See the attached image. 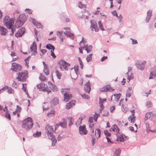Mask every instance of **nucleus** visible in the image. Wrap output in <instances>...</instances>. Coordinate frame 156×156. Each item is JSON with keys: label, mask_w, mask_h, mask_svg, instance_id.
<instances>
[{"label": "nucleus", "mask_w": 156, "mask_h": 156, "mask_svg": "<svg viewBox=\"0 0 156 156\" xmlns=\"http://www.w3.org/2000/svg\"><path fill=\"white\" fill-rule=\"evenodd\" d=\"M45 133L47 135L48 138L52 141V144L54 145L57 142V140L55 138L53 134L54 130L52 126L47 125L45 128Z\"/></svg>", "instance_id": "f257e3e1"}, {"label": "nucleus", "mask_w": 156, "mask_h": 156, "mask_svg": "<svg viewBox=\"0 0 156 156\" xmlns=\"http://www.w3.org/2000/svg\"><path fill=\"white\" fill-rule=\"evenodd\" d=\"M4 25L7 28L11 29L12 32L11 35L13 34L14 30H13V24L14 23V20L11 18H10L9 16H5L3 20Z\"/></svg>", "instance_id": "f03ea898"}, {"label": "nucleus", "mask_w": 156, "mask_h": 156, "mask_svg": "<svg viewBox=\"0 0 156 156\" xmlns=\"http://www.w3.org/2000/svg\"><path fill=\"white\" fill-rule=\"evenodd\" d=\"M61 92L63 95V101L65 102H68L72 98L73 96L70 93V90L69 88L62 89L61 90Z\"/></svg>", "instance_id": "7ed1b4c3"}, {"label": "nucleus", "mask_w": 156, "mask_h": 156, "mask_svg": "<svg viewBox=\"0 0 156 156\" xmlns=\"http://www.w3.org/2000/svg\"><path fill=\"white\" fill-rule=\"evenodd\" d=\"M33 125L32 119L31 117H28L23 120L22 127L26 130H28L32 127Z\"/></svg>", "instance_id": "20e7f679"}, {"label": "nucleus", "mask_w": 156, "mask_h": 156, "mask_svg": "<svg viewBox=\"0 0 156 156\" xmlns=\"http://www.w3.org/2000/svg\"><path fill=\"white\" fill-rule=\"evenodd\" d=\"M26 20V17L25 15L23 14L20 15L19 19L16 21L15 26L16 27H21Z\"/></svg>", "instance_id": "39448f33"}, {"label": "nucleus", "mask_w": 156, "mask_h": 156, "mask_svg": "<svg viewBox=\"0 0 156 156\" xmlns=\"http://www.w3.org/2000/svg\"><path fill=\"white\" fill-rule=\"evenodd\" d=\"M28 72L25 71L24 72H19V76L17 78L18 81L24 82L26 81V79L28 77Z\"/></svg>", "instance_id": "423d86ee"}, {"label": "nucleus", "mask_w": 156, "mask_h": 156, "mask_svg": "<svg viewBox=\"0 0 156 156\" xmlns=\"http://www.w3.org/2000/svg\"><path fill=\"white\" fill-rule=\"evenodd\" d=\"M60 69L62 71L67 70V67L69 66L70 65L63 60H61L59 62Z\"/></svg>", "instance_id": "0eeeda50"}, {"label": "nucleus", "mask_w": 156, "mask_h": 156, "mask_svg": "<svg viewBox=\"0 0 156 156\" xmlns=\"http://www.w3.org/2000/svg\"><path fill=\"white\" fill-rule=\"evenodd\" d=\"M22 69V67L20 65L15 62L12 63L11 69L12 71L15 72L19 71L21 70Z\"/></svg>", "instance_id": "6e6552de"}, {"label": "nucleus", "mask_w": 156, "mask_h": 156, "mask_svg": "<svg viewBox=\"0 0 156 156\" xmlns=\"http://www.w3.org/2000/svg\"><path fill=\"white\" fill-rule=\"evenodd\" d=\"M37 88L40 91H45L47 90L48 86L47 84L43 83H39L37 86Z\"/></svg>", "instance_id": "1a4fd4ad"}, {"label": "nucleus", "mask_w": 156, "mask_h": 156, "mask_svg": "<svg viewBox=\"0 0 156 156\" xmlns=\"http://www.w3.org/2000/svg\"><path fill=\"white\" fill-rule=\"evenodd\" d=\"M91 26L90 27L91 30L92 31H94H94L96 32H98L99 30V29L98 28L96 22L93 20H92L90 21Z\"/></svg>", "instance_id": "9d476101"}, {"label": "nucleus", "mask_w": 156, "mask_h": 156, "mask_svg": "<svg viewBox=\"0 0 156 156\" xmlns=\"http://www.w3.org/2000/svg\"><path fill=\"white\" fill-rule=\"evenodd\" d=\"M94 126V124L92 123H90V124L89 126L90 128V135L92 137V144L93 145L95 143V138L94 137V129L93 128V127Z\"/></svg>", "instance_id": "9b49d317"}, {"label": "nucleus", "mask_w": 156, "mask_h": 156, "mask_svg": "<svg viewBox=\"0 0 156 156\" xmlns=\"http://www.w3.org/2000/svg\"><path fill=\"white\" fill-rule=\"evenodd\" d=\"M130 112L132 114L128 118V120L130 122L133 123L134 122L135 120V117L134 115L135 110H133Z\"/></svg>", "instance_id": "f8f14e48"}, {"label": "nucleus", "mask_w": 156, "mask_h": 156, "mask_svg": "<svg viewBox=\"0 0 156 156\" xmlns=\"http://www.w3.org/2000/svg\"><path fill=\"white\" fill-rule=\"evenodd\" d=\"M25 31V28L23 27L21 28L18 30L17 33L15 34L16 37H21Z\"/></svg>", "instance_id": "ddd939ff"}, {"label": "nucleus", "mask_w": 156, "mask_h": 156, "mask_svg": "<svg viewBox=\"0 0 156 156\" xmlns=\"http://www.w3.org/2000/svg\"><path fill=\"white\" fill-rule=\"evenodd\" d=\"M110 131H112L116 133H118L119 132V129L116 125H114L112 126L109 130Z\"/></svg>", "instance_id": "4468645a"}, {"label": "nucleus", "mask_w": 156, "mask_h": 156, "mask_svg": "<svg viewBox=\"0 0 156 156\" xmlns=\"http://www.w3.org/2000/svg\"><path fill=\"white\" fill-rule=\"evenodd\" d=\"M79 132L80 134L82 135L86 134L87 133V131L85 126H81L79 127Z\"/></svg>", "instance_id": "2eb2a0df"}, {"label": "nucleus", "mask_w": 156, "mask_h": 156, "mask_svg": "<svg viewBox=\"0 0 156 156\" xmlns=\"http://www.w3.org/2000/svg\"><path fill=\"white\" fill-rule=\"evenodd\" d=\"M101 133V131L100 129L97 128L95 129L94 134L95 133V136L96 138L94 136V137L95 138V139L96 138L98 139L100 137Z\"/></svg>", "instance_id": "dca6fc26"}, {"label": "nucleus", "mask_w": 156, "mask_h": 156, "mask_svg": "<svg viewBox=\"0 0 156 156\" xmlns=\"http://www.w3.org/2000/svg\"><path fill=\"white\" fill-rule=\"evenodd\" d=\"M51 104L52 105H56L59 103V99L58 98H54L51 101Z\"/></svg>", "instance_id": "f3484780"}, {"label": "nucleus", "mask_w": 156, "mask_h": 156, "mask_svg": "<svg viewBox=\"0 0 156 156\" xmlns=\"http://www.w3.org/2000/svg\"><path fill=\"white\" fill-rule=\"evenodd\" d=\"M75 102L74 101H73L67 103L66 106V108L67 109H69L72 108L75 105Z\"/></svg>", "instance_id": "a211bd4d"}, {"label": "nucleus", "mask_w": 156, "mask_h": 156, "mask_svg": "<svg viewBox=\"0 0 156 156\" xmlns=\"http://www.w3.org/2000/svg\"><path fill=\"white\" fill-rule=\"evenodd\" d=\"M43 64L44 65V72L46 75H48L49 74V71L48 68V66L45 64L44 62H43Z\"/></svg>", "instance_id": "6ab92c4d"}, {"label": "nucleus", "mask_w": 156, "mask_h": 156, "mask_svg": "<svg viewBox=\"0 0 156 156\" xmlns=\"http://www.w3.org/2000/svg\"><path fill=\"white\" fill-rule=\"evenodd\" d=\"M84 89L85 90L88 94L91 90L90 86L89 83H87L85 85Z\"/></svg>", "instance_id": "aec40b11"}, {"label": "nucleus", "mask_w": 156, "mask_h": 156, "mask_svg": "<svg viewBox=\"0 0 156 156\" xmlns=\"http://www.w3.org/2000/svg\"><path fill=\"white\" fill-rule=\"evenodd\" d=\"M111 86L108 85H107L102 88L100 89V90L101 91L106 92L108 90H110Z\"/></svg>", "instance_id": "412c9836"}, {"label": "nucleus", "mask_w": 156, "mask_h": 156, "mask_svg": "<svg viewBox=\"0 0 156 156\" xmlns=\"http://www.w3.org/2000/svg\"><path fill=\"white\" fill-rule=\"evenodd\" d=\"M127 75L128 76L127 82H129L130 80L133 78V75L131 72L129 71L127 73Z\"/></svg>", "instance_id": "4be33fe9"}, {"label": "nucleus", "mask_w": 156, "mask_h": 156, "mask_svg": "<svg viewBox=\"0 0 156 156\" xmlns=\"http://www.w3.org/2000/svg\"><path fill=\"white\" fill-rule=\"evenodd\" d=\"M48 84L49 85V84L51 85V86L50 87V88L53 91H56L58 90V89L56 86L53 85L51 83L49 82H48Z\"/></svg>", "instance_id": "5701e85b"}, {"label": "nucleus", "mask_w": 156, "mask_h": 156, "mask_svg": "<svg viewBox=\"0 0 156 156\" xmlns=\"http://www.w3.org/2000/svg\"><path fill=\"white\" fill-rule=\"evenodd\" d=\"M30 49L32 51L35 52L36 51L37 45L36 42H34L30 47Z\"/></svg>", "instance_id": "b1692460"}, {"label": "nucleus", "mask_w": 156, "mask_h": 156, "mask_svg": "<svg viewBox=\"0 0 156 156\" xmlns=\"http://www.w3.org/2000/svg\"><path fill=\"white\" fill-rule=\"evenodd\" d=\"M152 13V11L151 10H149L148 11L147 13V16L146 18V22L147 23L148 22L149 20L150 19V17L151 16Z\"/></svg>", "instance_id": "393cba45"}, {"label": "nucleus", "mask_w": 156, "mask_h": 156, "mask_svg": "<svg viewBox=\"0 0 156 156\" xmlns=\"http://www.w3.org/2000/svg\"><path fill=\"white\" fill-rule=\"evenodd\" d=\"M107 101V99L106 98L104 99H101L100 98L99 99V104L100 106L101 109H103L104 106L103 105V104L105 102Z\"/></svg>", "instance_id": "a878e982"}, {"label": "nucleus", "mask_w": 156, "mask_h": 156, "mask_svg": "<svg viewBox=\"0 0 156 156\" xmlns=\"http://www.w3.org/2000/svg\"><path fill=\"white\" fill-rule=\"evenodd\" d=\"M126 139V137L125 136L120 135L117 137V140L121 142L124 141Z\"/></svg>", "instance_id": "bb28decb"}, {"label": "nucleus", "mask_w": 156, "mask_h": 156, "mask_svg": "<svg viewBox=\"0 0 156 156\" xmlns=\"http://www.w3.org/2000/svg\"><path fill=\"white\" fill-rule=\"evenodd\" d=\"M6 30L3 27L0 26V33L2 35H5L7 33Z\"/></svg>", "instance_id": "cd10ccee"}, {"label": "nucleus", "mask_w": 156, "mask_h": 156, "mask_svg": "<svg viewBox=\"0 0 156 156\" xmlns=\"http://www.w3.org/2000/svg\"><path fill=\"white\" fill-rule=\"evenodd\" d=\"M141 64L142 63H141V61L139 62L138 63L136 64V66L137 67V69L141 70H142L144 69V68L143 65H142V66H141Z\"/></svg>", "instance_id": "c85d7f7f"}, {"label": "nucleus", "mask_w": 156, "mask_h": 156, "mask_svg": "<svg viewBox=\"0 0 156 156\" xmlns=\"http://www.w3.org/2000/svg\"><path fill=\"white\" fill-rule=\"evenodd\" d=\"M55 114V111L54 110H51L47 113V116L48 117H53L54 116Z\"/></svg>", "instance_id": "c756f323"}, {"label": "nucleus", "mask_w": 156, "mask_h": 156, "mask_svg": "<svg viewBox=\"0 0 156 156\" xmlns=\"http://www.w3.org/2000/svg\"><path fill=\"white\" fill-rule=\"evenodd\" d=\"M121 96V94H114V97L115 98V101H118Z\"/></svg>", "instance_id": "7c9ffc66"}, {"label": "nucleus", "mask_w": 156, "mask_h": 156, "mask_svg": "<svg viewBox=\"0 0 156 156\" xmlns=\"http://www.w3.org/2000/svg\"><path fill=\"white\" fill-rule=\"evenodd\" d=\"M67 120L69 122V125H71L73 124V123L74 122V119L71 117H69L67 118Z\"/></svg>", "instance_id": "2f4dec72"}, {"label": "nucleus", "mask_w": 156, "mask_h": 156, "mask_svg": "<svg viewBox=\"0 0 156 156\" xmlns=\"http://www.w3.org/2000/svg\"><path fill=\"white\" fill-rule=\"evenodd\" d=\"M55 72L57 77L59 79H60L61 76H62V74L57 69L55 70Z\"/></svg>", "instance_id": "473e14b6"}, {"label": "nucleus", "mask_w": 156, "mask_h": 156, "mask_svg": "<svg viewBox=\"0 0 156 156\" xmlns=\"http://www.w3.org/2000/svg\"><path fill=\"white\" fill-rule=\"evenodd\" d=\"M46 47L47 48L49 49H51V50H52L53 51H54L55 49L53 45L50 44H47L46 46Z\"/></svg>", "instance_id": "72a5a7b5"}, {"label": "nucleus", "mask_w": 156, "mask_h": 156, "mask_svg": "<svg viewBox=\"0 0 156 156\" xmlns=\"http://www.w3.org/2000/svg\"><path fill=\"white\" fill-rule=\"evenodd\" d=\"M120 153V150L119 149L115 150L113 155V156H119Z\"/></svg>", "instance_id": "f704fd0d"}, {"label": "nucleus", "mask_w": 156, "mask_h": 156, "mask_svg": "<svg viewBox=\"0 0 156 156\" xmlns=\"http://www.w3.org/2000/svg\"><path fill=\"white\" fill-rule=\"evenodd\" d=\"M71 76L72 79H75L77 77V73L76 71L75 72H72L71 73Z\"/></svg>", "instance_id": "c9c22d12"}, {"label": "nucleus", "mask_w": 156, "mask_h": 156, "mask_svg": "<svg viewBox=\"0 0 156 156\" xmlns=\"http://www.w3.org/2000/svg\"><path fill=\"white\" fill-rule=\"evenodd\" d=\"M92 47L91 46H87L85 50L87 53H89L92 50Z\"/></svg>", "instance_id": "e433bc0d"}, {"label": "nucleus", "mask_w": 156, "mask_h": 156, "mask_svg": "<svg viewBox=\"0 0 156 156\" xmlns=\"http://www.w3.org/2000/svg\"><path fill=\"white\" fill-rule=\"evenodd\" d=\"M41 135V132L37 131L35 133L33 134V136L35 137H37L40 136Z\"/></svg>", "instance_id": "4c0bfd02"}, {"label": "nucleus", "mask_w": 156, "mask_h": 156, "mask_svg": "<svg viewBox=\"0 0 156 156\" xmlns=\"http://www.w3.org/2000/svg\"><path fill=\"white\" fill-rule=\"evenodd\" d=\"M39 79L41 81H46L47 80V79L41 74H40Z\"/></svg>", "instance_id": "58836bf2"}, {"label": "nucleus", "mask_w": 156, "mask_h": 156, "mask_svg": "<svg viewBox=\"0 0 156 156\" xmlns=\"http://www.w3.org/2000/svg\"><path fill=\"white\" fill-rule=\"evenodd\" d=\"M62 120H63V122H60L59 124V125L63 127L66 126V123L65 119H63Z\"/></svg>", "instance_id": "ea45409f"}, {"label": "nucleus", "mask_w": 156, "mask_h": 156, "mask_svg": "<svg viewBox=\"0 0 156 156\" xmlns=\"http://www.w3.org/2000/svg\"><path fill=\"white\" fill-rule=\"evenodd\" d=\"M82 119L81 118H79L77 122H76V124L77 126L80 125L82 123Z\"/></svg>", "instance_id": "a19ab883"}, {"label": "nucleus", "mask_w": 156, "mask_h": 156, "mask_svg": "<svg viewBox=\"0 0 156 156\" xmlns=\"http://www.w3.org/2000/svg\"><path fill=\"white\" fill-rule=\"evenodd\" d=\"M92 54H90L88 56H87L86 58V59L87 62L90 61L92 59Z\"/></svg>", "instance_id": "79ce46f5"}, {"label": "nucleus", "mask_w": 156, "mask_h": 156, "mask_svg": "<svg viewBox=\"0 0 156 156\" xmlns=\"http://www.w3.org/2000/svg\"><path fill=\"white\" fill-rule=\"evenodd\" d=\"M57 34L58 36H59V37H60V39H61L62 41H63V38L61 35V34H62V31H58L57 32Z\"/></svg>", "instance_id": "37998d69"}, {"label": "nucleus", "mask_w": 156, "mask_h": 156, "mask_svg": "<svg viewBox=\"0 0 156 156\" xmlns=\"http://www.w3.org/2000/svg\"><path fill=\"white\" fill-rule=\"evenodd\" d=\"M7 89V92L9 94H13L14 93V91L12 88L8 87V89Z\"/></svg>", "instance_id": "c03bdc74"}, {"label": "nucleus", "mask_w": 156, "mask_h": 156, "mask_svg": "<svg viewBox=\"0 0 156 156\" xmlns=\"http://www.w3.org/2000/svg\"><path fill=\"white\" fill-rule=\"evenodd\" d=\"M151 116V113L150 112L147 113L145 115V120H147Z\"/></svg>", "instance_id": "a18cd8bd"}, {"label": "nucleus", "mask_w": 156, "mask_h": 156, "mask_svg": "<svg viewBox=\"0 0 156 156\" xmlns=\"http://www.w3.org/2000/svg\"><path fill=\"white\" fill-rule=\"evenodd\" d=\"M122 110L125 113H126L127 110V108L126 106L124 105H122Z\"/></svg>", "instance_id": "49530a36"}, {"label": "nucleus", "mask_w": 156, "mask_h": 156, "mask_svg": "<svg viewBox=\"0 0 156 156\" xmlns=\"http://www.w3.org/2000/svg\"><path fill=\"white\" fill-rule=\"evenodd\" d=\"M98 24L99 27L100 28L101 30L102 31H103L104 30V27L103 26V25L101 23V22L100 21H99L98 23Z\"/></svg>", "instance_id": "de8ad7c7"}, {"label": "nucleus", "mask_w": 156, "mask_h": 156, "mask_svg": "<svg viewBox=\"0 0 156 156\" xmlns=\"http://www.w3.org/2000/svg\"><path fill=\"white\" fill-rule=\"evenodd\" d=\"M146 105L147 107L150 108L152 107V104L151 101H149L147 102Z\"/></svg>", "instance_id": "09e8293b"}, {"label": "nucleus", "mask_w": 156, "mask_h": 156, "mask_svg": "<svg viewBox=\"0 0 156 156\" xmlns=\"http://www.w3.org/2000/svg\"><path fill=\"white\" fill-rule=\"evenodd\" d=\"M100 115L99 113H95V115H94V119L95 121L96 122L97 120V119L98 118V117L99 115Z\"/></svg>", "instance_id": "8fccbe9b"}, {"label": "nucleus", "mask_w": 156, "mask_h": 156, "mask_svg": "<svg viewBox=\"0 0 156 156\" xmlns=\"http://www.w3.org/2000/svg\"><path fill=\"white\" fill-rule=\"evenodd\" d=\"M81 96L82 98L84 99H89V97L86 94H84L83 95H81Z\"/></svg>", "instance_id": "3c124183"}, {"label": "nucleus", "mask_w": 156, "mask_h": 156, "mask_svg": "<svg viewBox=\"0 0 156 156\" xmlns=\"http://www.w3.org/2000/svg\"><path fill=\"white\" fill-rule=\"evenodd\" d=\"M104 133L106 137L107 136H109L111 135V133H109L108 130H105L104 131Z\"/></svg>", "instance_id": "603ef678"}, {"label": "nucleus", "mask_w": 156, "mask_h": 156, "mask_svg": "<svg viewBox=\"0 0 156 156\" xmlns=\"http://www.w3.org/2000/svg\"><path fill=\"white\" fill-rule=\"evenodd\" d=\"M78 60L80 62V64L81 66V68L82 69L83 67V62L82 61L81 58L80 57H78Z\"/></svg>", "instance_id": "864d4df0"}, {"label": "nucleus", "mask_w": 156, "mask_h": 156, "mask_svg": "<svg viewBox=\"0 0 156 156\" xmlns=\"http://www.w3.org/2000/svg\"><path fill=\"white\" fill-rule=\"evenodd\" d=\"M34 23L38 28H41L42 27V26L40 23L35 22Z\"/></svg>", "instance_id": "5fc2aeb1"}, {"label": "nucleus", "mask_w": 156, "mask_h": 156, "mask_svg": "<svg viewBox=\"0 0 156 156\" xmlns=\"http://www.w3.org/2000/svg\"><path fill=\"white\" fill-rule=\"evenodd\" d=\"M65 34H66V35L68 36H69L71 37H73V35L71 34L70 32H66V33H64Z\"/></svg>", "instance_id": "6e6d98bb"}, {"label": "nucleus", "mask_w": 156, "mask_h": 156, "mask_svg": "<svg viewBox=\"0 0 156 156\" xmlns=\"http://www.w3.org/2000/svg\"><path fill=\"white\" fill-rule=\"evenodd\" d=\"M16 110L18 113H20L21 110V108L19 107L18 105H17Z\"/></svg>", "instance_id": "4d7b16f0"}, {"label": "nucleus", "mask_w": 156, "mask_h": 156, "mask_svg": "<svg viewBox=\"0 0 156 156\" xmlns=\"http://www.w3.org/2000/svg\"><path fill=\"white\" fill-rule=\"evenodd\" d=\"M5 117L6 118L9 119L10 120L11 119L10 115V114L9 113V112L5 113Z\"/></svg>", "instance_id": "13d9d810"}, {"label": "nucleus", "mask_w": 156, "mask_h": 156, "mask_svg": "<svg viewBox=\"0 0 156 156\" xmlns=\"http://www.w3.org/2000/svg\"><path fill=\"white\" fill-rule=\"evenodd\" d=\"M78 5L79 7L81 8H83L85 7V5H83L80 2H79Z\"/></svg>", "instance_id": "bf43d9fd"}, {"label": "nucleus", "mask_w": 156, "mask_h": 156, "mask_svg": "<svg viewBox=\"0 0 156 156\" xmlns=\"http://www.w3.org/2000/svg\"><path fill=\"white\" fill-rule=\"evenodd\" d=\"M27 87V85L26 84H23V90L25 92H27V90L26 88Z\"/></svg>", "instance_id": "052dcab7"}, {"label": "nucleus", "mask_w": 156, "mask_h": 156, "mask_svg": "<svg viewBox=\"0 0 156 156\" xmlns=\"http://www.w3.org/2000/svg\"><path fill=\"white\" fill-rule=\"evenodd\" d=\"M115 105L111 106L110 107V111L111 112H112L115 109Z\"/></svg>", "instance_id": "680f3d73"}, {"label": "nucleus", "mask_w": 156, "mask_h": 156, "mask_svg": "<svg viewBox=\"0 0 156 156\" xmlns=\"http://www.w3.org/2000/svg\"><path fill=\"white\" fill-rule=\"evenodd\" d=\"M54 51L52 50H51V55L53 58H56V56L54 53Z\"/></svg>", "instance_id": "e2e57ef3"}, {"label": "nucleus", "mask_w": 156, "mask_h": 156, "mask_svg": "<svg viewBox=\"0 0 156 156\" xmlns=\"http://www.w3.org/2000/svg\"><path fill=\"white\" fill-rule=\"evenodd\" d=\"M131 39L132 40V44H135L137 43V42L136 40H134L132 38H131Z\"/></svg>", "instance_id": "0e129e2a"}, {"label": "nucleus", "mask_w": 156, "mask_h": 156, "mask_svg": "<svg viewBox=\"0 0 156 156\" xmlns=\"http://www.w3.org/2000/svg\"><path fill=\"white\" fill-rule=\"evenodd\" d=\"M26 11H27L28 13H29L30 14H31L32 13V10L30 9H25Z\"/></svg>", "instance_id": "69168bd1"}, {"label": "nucleus", "mask_w": 156, "mask_h": 156, "mask_svg": "<svg viewBox=\"0 0 156 156\" xmlns=\"http://www.w3.org/2000/svg\"><path fill=\"white\" fill-rule=\"evenodd\" d=\"M11 56L12 57L16 56V53L14 51H12L10 54Z\"/></svg>", "instance_id": "338daca9"}, {"label": "nucleus", "mask_w": 156, "mask_h": 156, "mask_svg": "<svg viewBox=\"0 0 156 156\" xmlns=\"http://www.w3.org/2000/svg\"><path fill=\"white\" fill-rule=\"evenodd\" d=\"M14 57H12V61H16L19 58V57L17 56L16 55V56H15Z\"/></svg>", "instance_id": "774afa93"}]
</instances>
